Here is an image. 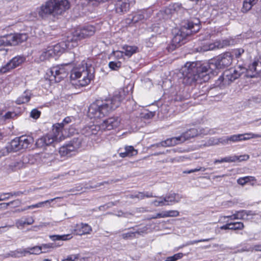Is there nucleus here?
Returning <instances> with one entry per match:
<instances>
[{"label":"nucleus","mask_w":261,"mask_h":261,"mask_svg":"<svg viewBox=\"0 0 261 261\" xmlns=\"http://www.w3.org/2000/svg\"><path fill=\"white\" fill-rule=\"evenodd\" d=\"M81 231H82V233L81 234H88L90 233V232L92 231V228L91 227L86 223H81Z\"/></svg>","instance_id":"49530a36"},{"label":"nucleus","mask_w":261,"mask_h":261,"mask_svg":"<svg viewBox=\"0 0 261 261\" xmlns=\"http://www.w3.org/2000/svg\"><path fill=\"white\" fill-rule=\"evenodd\" d=\"M164 214H165V217H176L179 215V212L177 211L172 210L164 212Z\"/></svg>","instance_id":"864d4df0"},{"label":"nucleus","mask_w":261,"mask_h":261,"mask_svg":"<svg viewBox=\"0 0 261 261\" xmlns=\"http://www.w3.org/2000/svg\"><path fill=\"white\" fill-rule=\"evenodd\" d=\"M51 58H54L53 54L50 50L48 46L43 49L41 52L39 59L40 61H44L49 60Z\"/></svg>","instance_id":"2f4dec72"},{"label":"nucleus","mask_w":261,"mask_h":261,"mask_svg":"<svg viewBox=\"0 0 261 261\" xmlns=\"http://www.w3.org/2000/svg\"><path fill=\"white\" fill-rule=\"evenodd\" d=\"M94 68L91 64H88L84 61L78 66L74 67L70 72L71 81L73 85L84 87L88 85L94 77Z\"/></svg>","instance_id":"20e7f679"},{"label":"nucleus","mask_w":261,"mask_h":261,"mask_svg":"<svg viewBox=\"0 0 261 261\" xmlns=\"http://www.w3.org/2000/svg\"><path fill=\"white\" fill-rule=\"evenodd\" d=\"M182 9L187 10L188 8L184 7L180 3H175L172 6H170L169 7L166 8L164 12H161V13L163 14L164 13L166 15H167L164 16V18H167L174 12H178Z\"/></svg>","instance_id":"412c9836"},{"label":"nucleus","mask_w":261,"mask_h":261,"mask_svg":"<svg viewBox=\"0 0 261 261\" xmlns=\"http://www.w3.org/2000/svg\"><path fill=\"white\" fill-rule=\"evenodd\" d=\"M242 213L244 218V220H248L250 219L249 217L255 215L253 212L251 211L242 210Z\"/></svg>","instance_id":"603ef678"},{"label":"nucleus","mask_w":261,"mask_h":261,"mask_svg":"<svg viewBox=\"0 0 261 261\" xmlns=\"http://www.w3.org/2000/svg\"><path fill=\"white\" fill-rule=\"evenodd\" d=\"M72 236L70 234H64V235H52L49 236V238L54 241H66L72 238Z\"/></svg>","instance_id":"e433bc0d"},{"label":"nucleus","mask_w":261,"mask_h":261,"mask_svg":"<svg viewBox=\"0 0 261 261\" xmlns=\"http://www.w3.org/2000/svg\"><path fill=\"white\" fill-rule=\"evenodd\" d=\"M34 219L32 217H22L16 220L15 226L18 229H23L26 225H30L33 224Z\"/></svg>","instance_id":"b1692460"},{"label":"nucleus","mask_w":261,"mask_h":261,"mask_svg":"<svg viewBox=\"0 0 261 261\" xmlns=\"http://www.w3.org/2000/svg\"><path fill=\"white\" fill-rule=\"evenodd\" d=\"M114 5L115 12L119 15L126 13L130 8L129 0H116Z\"/></svg>","instance_id":"4468645a"},{"label":"nucleus","mask_w":261,"mask_h":261,"mask_svg":"<svg viewBox=\"0 0 261 261\" xmlns=\"http://www.w3.org/2000/svg\"><path fill=\"white\" fill-rule=\"evenodd\" d=\"M147 230V227L146 226H144L141 228L139 229L138 230H137L134 232H135V235L136 234H138L139 235L142 236L144 233H146Z\"/></svg>","instance_id":"e2e57ef3"},{"label":"nucleus","mask_w":261,"mask_h":261,"mask_svg":"<svg viewBox=\"0 0 261 261\" xmlns=\"http://www.w3.org/2000/svg\"><path fill=\"white\" fill-rule=\"evenodd\" d=\"M244 52L245 50L243 48H239L232 49L230 53L232 54V57L234 56L237 59H239Z\"/></svg>","instance_id":"79ce46f5"},{"label":"nucleus","mask_w":261,"mask_h":261,"mask_svg":"<svg viewBox=\"0 0 261 261\" xmlns=\"http://www.w3.org/2000/svg\"><path fill=\"white\" fill-rule=\"evenodd\" d=\"M24 192H21V191L13 192L9 193L8 195H10L11 197H13V196H15V197L20 196L21 195H22V194H24Z\"/></svg>","instance_id":"338daca9"},{"label":"nucleus","mask_w":261,"mask_h":261,"mask_svg":"<svg viewBox=\"0 0 261 261\" xmlns=\"http://www.w3.org/2000/svg\"><path fill=\"white\" fill-rule=\"evenodd\" d=\"M232 55L230 52L226 51L211 59L208 63H204L211 76L217 75V70L229 66L232 62Z\"/></svg>","instance_id":"423d86ee"},{"label":"nucleus","mask_w":261,"mask_h":261,"mask_svg":"<svg viewBox=\"0 0 261 261\" xmlns=\"http://www.w3.org/2000/svg\"><path fill=\"white\" fill-rule=\"evenodd\" d=\"M57 143L54 136L51 134H47L40 138H39L36 142V145L38 148H44L45 147L55 144Z\"/></svg>","instance_id":"f3484780"},{"label":"nucleus","mask_w":261,"mask_h":261,"mask_svg":"<svg viewBox=\"0 0 261 261\" xmlns=\"http://www.w3.org/2000/svg\"><path fill=\"white\" fill-rule=\"evenodd\" d=\"M138 151L134 148L132 146H128L125 147L124 152H121L119 153V156L121 158H125L126 156L130 157L137 154Z\"/></svg>","instance_id":"cd10ccee"},{"label":"nucleus","mask_w":261,"mask_h":261,"mask_svg":"<svg viewBox=\"0 0 261 261\" xmlns=\"http://www.w3.org/2000/svg\"><path fill=\"white\" fill-rule=\"evenodd\" d=\"M164 197L166 203H169L170 205L178 202L181 198V196L177 193H170Z\"/></svg>","instance_id":"a878e982"},{"label":"nucleus","mask_w":261,"mask_h":261,"mask_svg":"<svg viewBox=\"0 0 261 261\" xmlns=\"http://www.w3.org/2000/svg\"><path fill=\"white\" fill-rule=\"evenodd\" d=\"M63 124L56 123L53 126L52 132L49 133L54 136L57 142H60L63 139Z\"/></svg>","instance_id":"4be33fe9"},{"label":"nucleus","mask_w":261,"mask_h":261,"mask_svg":"<svg viewBox=\"0 0 261 261\" xmlns=\"http://www.w3.org/2000/svg\"><path fill=\"white\" fill-rule=\"evenodd\" d=\"M255 178L254 176H248L240 177L237 180L238 184L244 186L249 181H255Z\"/></svg>","instance_id":"4c0bfd02"},{"label":"nucleus","mask_w":261,"mask_h":261,"mask_svg":"<svg viewBox=\"0 0 261 261\" xmlns=\"http://www.w3.org/2000/svg\"><path fill=\"white\" fill-rule=\"evenodd\" d=\"M138 47L135 46L125 45L123 47L125 55L128 57H130L135 53Z\"/></svg>","instance_id":"c9c22d12"},{"label":"nucleus","mask_w":261,"mask_h":261,"mask_svg":"<svg viewBox=\"0 0 261 261\" xmlns=\"http://www.w3.org/2000/svg\"><path fill=\"white\" fill-rule=\"evenodd\" d=\"M249 158V156L248 155H233V156H226L225 158H222L221 159H216L214 161V163L216 164L217 163H222L223 162L226 163H231L237 161H246L248 160Z\"/></svg>","instance_id":"6ab92c4d"},{"label":"nucleus","mask_w":261,"mask_h":261,"mask_svg":"<svg viewBox=\"0 0 261 261\" xmlns=\"http://www.w3.org/2000/svg\"><path fill=\"white\" fill-rule=\"evenodd\" d=\"M120 102L121 98L119 95L110 99L96 100L89 107L88 115L91 118H102L118 107Z\"/></svg>","instance_id":"f03ea898"},{"label":"nucleus","mask_w":261,"mask_h":261,"mask_svg":"<svg viewBox=\"0 0 261 261\" xmlns=\"http://www.w3.org/2000/svg\"><path fill=\"white\" fill-rule=\"evenodd\" d=\"M54 247L55 246L53 243L42 244L41 246H40V247H42V249H46L48 248H54Z\"/></svg>","instance_id":"774afa93"},{"label":"nucleus","mask_w":261,"mask_h":261,"mask_svg":"<svg viewBox=\"0 0 261 261\" xmlns=\"http://www.w3.org/2000/svg\"><path fill=\"white\" fill-rule=\"evenodd\" d=\"M100 130V127H99V125H92L90 126H87L82 129L81 132L82 134L79 135L78 137L82 136L84 139V141L83 143H85L87 137L97 135Z\"/></svg>","instance_id":"dca6fc26"},{"label":"nucleus","mask_w":261,"mask_h":261,"mask_svg":"<svg viewBox=\"0 0 261 261\" xmlns=\"http://www.w3.org/2000/svg\"><path fill=\"white\" fill-rule=\"evenodd\" d=\"M121 236L124 239H133L136 237L135 232L132 231L122 233Z\"/></svg>","instance_id":"4d7b16f0"},{"label":"nucleus","mask_w":261,"mask_h":261,"mask_svg":"<svg viewBox=\"0 0 261 261\" xmlns=\"http://www.w3.org/2000/svg\"><path fill=\"white\" fill-rule=\"evenodd\" d=\"M129 16H132L130 18H128L127 20L133 23H136L140 21H142L145 18L147 17V14L146 11L145 10H139L137 12H133Z\"/></svg>","instance_id":"aec40b11"},{"label":"nucleus","mask_w":261,"mask_h":261,"mask_svg":"<svg viewBox=\"0 0 261 261\" xmlns=\"http://www.w3.org/2000/svg\"><path fill=\"white\" fill-rule=\"evenodd\" d=\"M120 123V118L119 117H112L105 119L100 124V130H110L117 128Z\"/></svg>","instance_id":"ddd939ff"},{"label":"nucleus","mask_w":261,"mask_h":261,"mask_svg":"<svg viewBox=\"0 0 261 261\" xmlns=\"http://www.w3.org/2000/svg\"><path fill=\"white\" fill-rule=\"evenodd\" d=\"M230 41L227 40H223L222 42H215L214 43H210L208 45L204 46V50H214L217 48H220L223 47L224 46H229Z\"/></svg>","instance_id":"393cba45"},{"label":"nucleus","mask_w":261,"mask_h":261,"mask_svg":"<svg viewBox=\"0 0 261 261\" xmlns=\"http://www.w3.org/2000/svg\"><path fill=\"white\" fill-rule=\"evenodd\" d=\"M9 193H3L0 194V201L6 200L11 197L10 195H8Z\"/></svg>","instance_id":"0e129e2a"},{"label":"nucleus","mask_w":261,"mask_h":261,"mask_svg":"<svg viewBox=\"0 0 261 261\" xmlns=\"http://www.w3.org/2000/svg\"><path fill=\"white\" fill-rule=\"evenodd\" d=\"M8 203L9 204V206H11V207H16L21 204V200L16 199L8 202Z\"/></svg>","instance_id":"bf43d9fd"},{"label":"nucleus","mask_w":261,"mask_h":261,"mask_svg":"<svg viewBox=\"0 0 261 261\" xmlns=\"http://www.w3.org/2000/svg\"><path fill=\"white\" fill-rule=\"evenodd\" d=\"M178 139L177 137L168 138L165 141L161 142L160 144L162 147L174 146L179 143Z\"/></svg>","instance_id":"473e14b6"},{"label":"nucleus","mask_w":261,"mask_h":261,"mask_svg":"<svg viewBox=\"0 0 261 261\" xmlns=\"http://www.w3.org/2000/svg\"><path fill=\"white\" fill-rule=\"evenodd\" d=\"M182 83L194 85L207 82L211 76L204 63L201 62L187 63L182 68Z\"/></svg>","instance_id":"f257e3e1"},{"label":"nucleus","mask_w":261,"mask_h":261,"mask_svg":"<svg viewBox=\"0 0 261 261\" xmlns=\"http://www.w3.org/2000/svg\"><path fill=\"white\" fill-rule=\"evenodd\" d=\"M79 257V254L70 255H68L66 259H63L62 261H74L75 259H78Z\"/></svg>","instance_id":"680f3d73"},{"label":"nucleus","mask_w":261,"mask_h":261,"mask_svg":"<svg viewBox=\"0 0 261 261\" xmlns=\"http://www.w3.org/2000/svg\"><path fill=\"white\" fill-rule=\"evenodd\" d=\"M228 139L229 144L231 142L235 143L243 140H247L249 139V138L244 137L243 134L233 135L230 136H228Z\"/></svg>","instance_id":"f704fd0d"},{"label":"nucleus","mask_w":261,"mask_h":261,"mask_svg":"<svg viewBox=\"0 0 261 261\" xmlns=\"http://www.w3.org/2000/svg\"><path fill=\"white\" fill-rule=\"evenodd\" d=\"M228 136L220 138L217 139V141L215 143H212L211 144L218 145L219 143H221L222 145H227L229 144Z\"/></svg>","instance_id":"8fccbe9b"},{"label":"nucleus","mask_w":261,"mask_h":261,"mask_svg":"<svg viewBox=\"0 0 261 261\" xmlns=\"http://www.w3.org/2000/svg\"><path fill=\"white\" fill-rule=\"evenodd\" d=\"M25 60V58L21 56H17L11 59L5 66L1 68L0 71L5 73L10 69L17 67L21 64Z\"/></svg>","instance_id":"2eb2a0df"},{"label":"nucleus","mask_w":261,"mask_h":261,"mask_svg":"<svg viewBox=\"0 0 261 261\" xmlns=\"http://www.w3.org/2000/svg\"><path fill=\"white\" fill-rule=\"evenodd\" d=\"M247 76L251 77L261 75V55L257 56L251 64L246 68Z\"/></svg>","instance_id":"f8f14e48"},{"label":"nucleus","mask_w":261,"mask_h":261,"mask_svg":"<svg viewBox=\"0 0 261 261\" xmlns=\"http://www.w3.org/2000/svg\"><path fill=\"white\" fill-rule=\"evenodd\" d=\"M9 35L0 37V46H10Z\"/></svg>","instance_id":"09e8293b"},{"label":"nucleus","mask_w":261,"mask_h":261,"mask_svg":"<svg viewBox=\"0 0 261 261\" xmlns=\"http://www.w3.org/2000/svg\"><path fill=\"white\" fill-rule=\"evenodd\" d=\"M121 66V63L119 61H111L109 63V67L112 70H117Z\"/></svg>","instance_id":"de8ad7c7"},{"label":"nucleus","mask_w":261,"mask_h":261,"mask_svg":"<svg viewBox=\"0 0 261 261\" xmlns=\"http://www.w3.org/2000/svg\"><path fill=\"white\" fill-rule=\"evenodd\" d=\"M59 198V197L55 198L53 199H51L49 200H47L43 202H40L38 203H36L35 204H33L31 205L28 206V208H29V209H32L34 208H37V207H40L44 206V204L45 203H49L50 204L51 202H53L54 200L56 199Z\"/></svg>","instance_id":"a19ab883"},{"label":"nucleus","mask_w":261,"mask_h":261,"mask_svg":"<svg viewBox=\"0 0 261 261\" xmlns=\"http://www.w3.org/2000/svg\"><path fill=\"white\" fill-rule=\"evenodd\" d=\"M9 35V39L10 41V46L16 45L25 41L28 38L26 33H15Z\"/></svg>","instance_id":"a211bd4d"},{"label":"nucleus","mask_w":261,"mask_h":261,"mask_svg":"<svg viewBox=\"0 0 261 261\" xmlns=\"http://www.w3.org/2000/svg\"><path fill=\"white\" fill-rule=\"evenodd\" d=\"M47 74L50 81L58 83L67 76L68 71L65 68L64 65H61L50 68Z\"/></svg>","instance_id":"9d476101"},{"label":"nucleus","mask_w":261,"mask_h":261,"mask_svg":"<svg viewBox=\"0 0 261 261\" xmlns=\"http://www.w3.org/2000/svg\"><path fill=\"white\" fill-rule=\"evenodd\" d=\"M69 8L68 0H48L38 9V13L42 18H46L49 15H62Z\"/></svg>","instance_id":"39448f33"},{"label":"nucleus","mask_w":261,"mask_h":261,"mask_svg":"<svg viewBox=\"0 0 261 261\" xmlns=\"http://www.w3.org/2000/svg\"><path fill=\"white\" fill-rule=\"evenodd\" d=\"M155 197V196H153L152 192H149L148 191L143 192H138L137 194H131L129 196V197L132 199L138 198L139 200L143 199L146 198H151V197Z\"/></svg>","instance_id":"7c9ffc66"},{"label":"nucleus","mask_w":261,"mask_h":261,"mask_svg":"<svg viewBox=\"0 0 261 261\" xmlns=\"http://www.w3.org/2000/svg\"><path fill=\"white\" fill-rule=\"evenodd\" d=\"M20 146L22 149H25L28 148L29 145L33 142V138L30 136H21L18 137Z\"/></svg>","instance_id":"c85d7f7f"},{"label":"nucleus","mask_w":261,"mask_h":261,"mask_svg":"<svg viewBox=\"0 0 261 261\" xmlns=\"http://www.w3.org/2000/svg\"><path fill=\"white\" fill-rule=\"evenodd\" d=\"M199 30L200 21L198 19L187 20L184 22L180 30L174 35L171 44L167 47L168 51H173L181 44H184L187 37L197 32Z\"/></svg>","instance_id":"7ed1b4c3"},{"label":"nucleus","mask_w":261,"mask_h":261,"mask_svg":"<svg viewBox=\"0 0 261 261\" xmlns=\"http://www.w3.org/2000/svg\"><path fill=\"white\" fill-rule=\"evenodd\" d=\"M160 200H155L152 202V203L155 206H162L164 205H170L169 203H166L165 201H164V197H159Z\"/></svg>","instance_id":"a18cd8bd"},{"label":"nucleus","mask_w":261,"mask_h":261,"mask_svg":"<svg viewBox=\"0 0 261 261\" xmlns=\"http://www.w3.org/2000/svg\"><path fill=\"white\" fill-rule=\"evenodd\" d=\"M246 71V67L243 65H238L235 69L226 70L216 81L215 86L220 88H224L238 79Z\"/></svg>","instance_id":"0eeeda50"},{"label":"nucleus","mask_w":261,"mask_h":261,"mask_svg":"<svg viewBox=\"0 0 261 261\" xmlns=\"http://www.w3.org/2000/svg\"><path fill=\"white\" fill-rule=\"evenodd\" d=\"M17 115L18 114L14 112H8L5 114L4 117L5 119H11L16 117Z\"/></svg>","instance_id":"052dcab7"},{"label":"nucleus","mask_w":261,"mask_h":261,"mask_svg":"<svg viewBox=\"0 0 261 261\" xmlns=\"http://www.w3.org/2000/svg\"><path fill=\"white\" fill-rule=\"evenodd\" d=\"M224 218H228L231 220H236V219H241L244 220V218H243L242 211H237L236 213L232 215L225 216Z\"/></svg>","instance_id":"37998d69"},{"label":"nucleus","mask_w":261,"mask_h":261,"mask_svg":"<svg viewBox=\"0 0 261 261\" xmlns=\"http://www.w3.org/2000/svg\"><path fill=\"white\" fill-rule=\"evenodd\" d=\"M213 238H208V239H201V240H194V241H191L187 243V245H193L196 243H198L199 242H208L212 240H213Z\"/></svg>","instance_id":"13d9d810"},{"label":"nucleus","mask_w":261,"mask_h":261,"mask_svg":"<svg viewBox=\"0 0 261 261\" xmlns=\"http://www.w3.org/2000/svg\"><path fill=\"white\" fill-rule=\"evenodd\" d=\"M252 7V4L250 3V2H248L247 0H245L243 3L242 11L247 12L251 9Z\"/></svg>","instance_id":"5fc2aeb1"},{"label":"nucleus","mask_w":261,"mask_h":261,"mask_svg":"<svg viewBox=\"0 0 261 261\" xmlns=\"http://www.w3.org/2000/svg\"><path fill=\"white\" fill-rule=\"evenodd\" d=\"M40 114H41L40 111H38L36 109H34L32 110V111L31 112L30 116L35 119H37L40 117Z\"/></svg>","instance_id":"6e6d98bb"},{"label":"nucleus","mask_w":261,"mask_h":261,"mask_svg":"<svg viewBox=\"0 0 261 261\" xmlns=\"http://www.w3.org/2000/svg\"><path fill=\"white\" fill-rule=\"evenodd\" d=\"M243 135H244V137L249 138V139L251 138H258V137H261V136H260V135H255V134H254L252 133H247V134H245Z\"/></svg>","instance_id":"69168bd1"},{"label":"nucleus","mask_w":261,"mask_h":261,"mask_svg":"<svg viewBox=\"0 0 261 261\" xmlns=\"http://www.w3.org/2000/svg\"><path fill=\"white\" fill-rule=\"evenodd\" d=\"M182 253H178L173 256L167 257L165 261H176L183 257Z\"/></svg>","instance_id":"3c124183"},{"label":"nucleus","mask_w":261,"mask_h":261,"mask_svg":"<svg viewBox=\"0 0 261 261\" xmlns=\"http://www.w3.org/2000/svg\"><path fill=\"white\" fill-rule=\"evenodd\" d=\"M28 252H29V250L21 248L17 249L16 250L10 251L6 254V257L11 256L14 258H18L25 256Z\"/></svg>","instance_id":"bb28decb"},{"label":"nucleus","mask_w":261,"mask_h":261,"mask_svg":"<svg viewBox=\"0 0 261 261\" xmlns=\"http://www.w3.org/2000/svg\"><path fill=\"white\" fill-rule=\"evenodd\" d=\"M230 230H242L244 225L242 222H231Z\"/></svg>","instance_id":"c03bdc74"},{"label":"nucleus","mask_w":261,"mask_h":261,"mask_svg":"<svg viewBox=\"0 0 261 261\" xmlns=\"http://www.w3.org/2000/svg\"><path fill=\"white\" fill-rule=\"evenodd\" d=\"M21 147L20 140L18 137L15 138L14 139L12 140L10 143V149L14 152L22 149Z\"/></svg>","instance_id":"72a5a7b5"},{"label":"nucleus","mask_w":261,"mask_h":261,"mask_svg":"<svg viewBox=\"0 0 261 261\" xmlns=\"http://www.w3.org/2000/svg\"><path fill=\"white\" fill-rule=\"evenodd\" d=\"M198 132L197 129L195 128H191L187 132L182 133L180 136L177 137L178 139L179 143L184 142L187 140L194 138L198 135Z\"/></svg>","instance_id":"5701e85b"},{"label":"nucleus","mask_w":261,"mask_h":261,"mask_svg":"<svg viewBox=\"0 0 261 261\" xmlns=\"http://www.w3.org/2000/svg\"><path fill=\"white\" fill-rule=\"evenodd\" d=\"M95 31V28L93 25L85 26L80 30H76L73 33L72 38L70 40L77 43L78 40L93 35Z\"/></svg>","instance_id":"9b49d317"},{"label":"nucleus","mask_w":261,"mask_h":261,"mask_svg":"<svg viewBox=\"0 0 261 261\" xmlns=\"http://www.w3.org/2000/svg\"><path fill=\"white\" fill-rule=\"evenodd\" d=\"M32 94L29 90H26L24 93L20 96L16 100V102L18 105H20L28 102L30 101Z\"/></svg>","instance_id":"c756f323"},{"label":"nucleus","mask_w":261,"mask_h":261,"mask_svg":"<svg viewBox=\"0 0 261 261\" xmlns=\"http://www.w3.org/2000/svg\"><path fill=\"white\" fill-rule=\"evenodd\" d=\"M84 141V139L82 136L73 138L59 148V154L63 157H69L75 155L77 149L82 146Z\"/></svg>","instance_id":"6e6552de"},{"label":"nucleus","mask_w":261,"mask_h":261,"mask_svg":"<svg viewBox=\"0 0 261 261\" xmlns=\"http://www.w3.org/2000/svg\"><path fill=\"white\" fill-rule=\"evenodd\" d=\"M70 39L68 38L66 41L48 46L54 57L56 56H60L66 49H70L77 45V43L71 41Z\"/></svg>","instance_id":"1a4fd4ad"},{"label":"nucleus","mask_w":261,"mask_h":261,"mask_svg":"<svg viewBox=\"0 0 261 261\" xmlns=\"http://www.w3.org/2000/svg\"><path fill=\"white\" fill-rule=\"evenodd\" d=\"M23 166V163L21 161L15 162L9 165V169L12 171H15L22 168Z\"/></svg>","instance_id":"58836bf2"},{"label":"nucleus","mask_w":261,"mask_h":261,"mask_svg":"<svg viewBox=\"0 0 261 261\" xmlns=\"http://www.w3.org/2000/svg\"><path fill=\"white\" fill-rule=\"evenodd\" d=\"M24 249L29 250V252H28L27 254H39L42 252L41 251L42 247H40V246H36L33 247H28Z\"/></svg>","instance_id":"ea45409f"}]
</instances>
